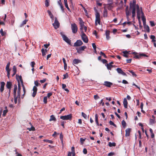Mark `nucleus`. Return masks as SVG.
Segmentation results:
<instances>
[{
    "label": "nucleus",
    "mask_w": 156,
    "mask_h": 156,
    "mask_svg": "<svg viewBox=\"0 0 156 156\" xmlns=\"http://www.w3.org/2000/svg\"><path fill=\"white\" fill-rule=\"evenodd\" d=\"M113 83L110 82L108 81H105L104 83V85L107 87H110L112 85Z\"/></svg>",
    "instance_id": "obj_18"
},
{
    "label": "nucleus",
    "mask_w": 156,
    "mask_h": 156,
    "mask_svg": "<svg viewBox=\"0 0 156 156\" xmlns=\"http://www.w3.org/2000/svg\"><path fill=\"white\" fill-rule=\"evenodd\" d=\"M129 71L132 74L133 76H134L135 77L137 76V75L132 70H129Z\"/></svg>",
    "instance_id": "obj_41"
},
{
    "label": "nucleus",
    "mask_w": 156,
    "mask_h": 156,
    "mask_svg": "<svg viewBox=\"0 0 156 156\" xmlns=\"http://www.w3.org/2000/svg\"><path fill=\"white\" fill-rule=\"evenodd\" d=\"M95 122L97 126L99 125V123L98 122V115L97 114H96L95 115Z\"/></svg>",
    "instance_id": "obj_34"
},
{
    "label": "nucleus",
    "mask_w": 156,
    "mask_h": 156,
    "mask_svg": "<svg viewBox=\"0 0 156 156\" xmlns=\"http://www.w3.org/2000/svg\"><path fill=\"white\" fill-rule=\"evenodd\" d=\"M139 21V23L140 26V27L141 28L142 27V26L141 25V21L140 20V17H139L138 18H137Z\"/></svg>",
    "instance_id": "obj_47"
},
{
    "label": "nucleus",
    "mask_w": 156,
    "mask_h": 156,
    "mask_svg": "<svg viewBox=\"0 0 156 156\" xmlns=\"http://www.w3.org/2000/svg\"><path fill=\"white\" fill-rule=\"evenodd\" d=\"M52 25L55 29H57L59 27V23L56 17L55 18L54 23Z\"/></svg>",
    "instance_id": "obj_8"
},
{
    "label": "nucleus",
    "mask_w": 156,
    "mask_h": 156,
    "mask_svg": "<svg viewBox=\"0 0 156 156\" xmlns=\"http://www.w3.org/2000/svg\"><path fill=\"white\" fill-rule=\"evenodd\" d=\"M56 119L55 117L53 115H52L50 116V118L49 119V121H56Z\"/></svg>",
    "instance_id": "obj_25"
},
{
    "label": "nucleus",
    "mask_w": 156,
    "mask_h": 156,
    "mask_svg": "<svg viewBox=\"0 0 156 156\" xmlns=\"http://www.w3.org/2000/svg\"><path fill=\"white\" fill-rule=\"evenodd\" d=\"M107 67L108 70H111V68L113 67V66L111 65H109L108 64H106L105 65Z\"/></svg>",
    "instance_id": "obj_33"
},
{
    "label": "nucleus",
    "mask_w": 156,
    "mask_h": 156,
    "mask_svg": "<svg viewBox=\"0 0 156 156\" xmlns=\"http://www.w3.org/2000/svg\"><path fill=\"white\" fill-rule=\"evenodd\" d=\"M43 141L44 142H46L50 144H52L53 143V141H52L49 140L44 139L43 140Z\"/></svg>",
    "instance_id": "obj_38"
},
{
    "label": "nucleus",
    "mask_w": 156,
    "mask_h": 156,
    "mask_svg": "<svg viewBox=\"0 0 156 156\" xmlns=\"http://www.w3.org/2000/svg\"><path fill=\"white\" fill-rule=\"evenodd\" d=\"M37 88L35 86H34L33 88V92L32 94V96L33 97H34L36 96L37 94Z\"/></svg>",
    "instance_id": "obj_14"
},
{
    "label": "nucleus",
    "mask_w": 156,
    "mask_h": 156,
    "mask_svg": "<svg viewBox=\"0 0 156 156\" xmlns=\"http://www.w3.org/2000/svg\"><path fill=\"white\" fill-rule=\"evenodd\" d=\"M52 92H51L47 94V98H49L50 97H51L52 95Z\"/></svg>",
    "instance_id": "obj_51"
},
{
    "label": "nucleus",
    "mask_w": 156,
    "mask_h": 156,
    "mask_svg": "<svg viewBox=\"0 0 156 156\" xmlns=\"http://www.w3.org/2000/svg\"><path fill=\"white\" fill-rule=\"evenodd\" d=\"M134 58H136L139 59L140 58V54L139 55H136L133 57Z\"/></svg>",
    "instance_id": "obj_59"
},
{
    "label": "nucleus",
    "mask_w": 156,
    "mask_h": 156,
    "mask_svg": "<svg viewBox=\"0 0 156 156\" xmlns=\"http://www.w3.org/2000/svg\"><path fill=\"white\" fill-rule=\"evenodd\" d=\"M110 32V31L108 30H106V31L105 34L106 36V38L107 40H109L110 38V37L109 36Z\"/></svg>",
    "instance_id": "obj_21"
},
{
    "label": "nucleus",
    "mask_w": 156,
    "mask_h": 156,
    "mask_svg": "<svg viewBox=\"0 0 156 156\" xmlns=\"http://www.w3.org/2000/svg\"><path fill=\"white\" fill-rule=\"evenodd\" d=\"M81 33L82 34L81 35V38L82 40L84 42L86 43H87L88 42V39L87 37L85 34L84 33L83 31H82V33Z\"/></svg>",
    "instance_id": "obj_6"
},
{
    "label": "nucleus",
    "mask_w": 156,
    "mask_h": 156,
    "mask_svg": "<svg viewBox=\"0 0 156 156\" xmlns=\"http://www.w3.org/2000/svg\"><path fill=\"white\" fill-rule=\"evenodd\" d=\"M14 103L15 104H16L17 103V100L18 98V96H16V95H14Z\"/></svg>",
    "instance_id": "obj_39"
},
{
    "label": "nucleus",
    "mask_w": 156,
    "mask_h": 156,
    "mask_svg": "<svg viewBox=\"0 0 156 156\" xmlns=\"http://www.w3.org/2000/svg\"><path fill=\"white\" fill-rule=\"evenodd\" d=\"M131 129L129 128L127 129L126 130V136H128L130 135V132Z\"/></svg>",
    "instance_id": "obj_20"
},
{
    "label": "nucleus",
    "mask_w": 156,
    "mask_h": 156,
    "mask_svg": "<svg viewBox=\"0 0 156 156\" xmlns=\"http://www.w3.org/2000/svg\"><path fill=\"white\" fill-rule=\"evenodd\" d=\"M63 136L62 134V133H61L60 134V139L61 141L62 142H63Z\"/></svg>",
    "instance_id": "obj_46"
},
{
    "label": "nucleus",
    "mask_w": 156,
    "mask_h": 156,
    "mask_svg": "<svg viewBox=\"0 0 156 156\" xmlns=\"http://www.w3.org/2000/svg\"><path fill=\"white\" fill-rule=\"evenodd\" d=\"M71 28L72 32L73 34H76L77 31L78 27L76 24L74 23L71 24Z\"/></svg>",
    "instance_id": "obj_4"
},
{
    "label": "nucleus",
    "mask_w": 156,
    "mask_h": 156,
    "mask_svg": "<svg viewBox=\"0 0 156 156\" xmlns=\"http://www.w3.org/2000/svg\"><path fill=\"white\" fill-rule=\"evenodd\" d=\"M86 139H83L82 138H80V141L82 144L83 142L85 141Z\"/></svg>",
    "instance_id": "obj_60"
},
{
    "label": "nucleus",
    "mask_w": 156,
    "mask_h": 156,
    "mask_svg": "<svg viewBox=\"0 0 156 156\" xmlns=\"http://www.w3.org/2000/svg\"><path fill=\"white\" fill-rule=\"evenodd\" d=\"M13 95H16L17 90V86L16 84L14 85Z\"/></svg>",
    "instance_id": "obj_23"
},
{
    "label": "nucleus",
    "mask_w": 156,
    "mask_h": 156,
    "mask_svg": "<svg viewBox=\"0 0 156 156\" xmlns=\"http://www.w3.org/2000/svg\"><path fill=\"white\" fill-rule=\"evenodd\" d=\"M60 34L63 38V40L69 45H71V40L69 39L65 35H64L63 32H61Z\"/></svg>",
    "instance_id": "obj_3"
},
{
    "label": "nucleus",
    "mask_w": 156,
    "mask_h": 156,
    "mask_svg": "<svg viewBox=\"0 0 156 156\" xmlns=\"http://www.w3.org/2000/svg\"><path fill=\"white\" fill-rule=\"evenodd\" d=\"M79 20L80 21V30L81 32L82 33V31H83V29L84 27V23L83 22V20H82V19L80 18L79 19Z\"/></svg>",
    "instance_id": "obj_10"
},
{
    "label": "nucleus",
    "mask_w": 156,
    "mask_h": 156,
    "mask_svg": "<svg viewBox=\"0 0 156 156\" xmlns=\"http://www.w3.org/2000/svg\"><path fill=\"white\" fill-rule=\"evenodd\" d=\"M83 43L81 40H77L76 42L74 43V46L78 47L82 45Z\"/></svg>",
    "instance_id": "obj_11"
},
{
    "label": "nucleus",
    "mask_w": 156,
    "mask_h": 156,
    "mask_svg": "<svg viewBox=\"0 0 156 156\" xmlns=\"http://www.w3.org/2000/svg\"><path fill=\"white\" fill-rule=\"evenodd\" d=\"M136 13L137 18L139 17L140 18V13L141 12L142 14H143V13L142 12V10H140V9L139 6L138 5L136 4Z\"/></svg>",
    "instance_id": "obj_7"
},
{
    "label": "nucleus",
    "mask_w": 156,
    "mask_h": 156,
    "mask_svg": "<svg viewBox=\"0 0 156 156\" xmlns=\"http://www.w3.org/2000/svg\"><path fill=\"white\" fill-rule=\"evenodd\" d=\"M108 145L110 147H112V146L115 147L116 145V144L115 143H111L109 142L108 143Z\"/></svg>",
    "instance_id": "obj_35"
},
{
    "label": "nucleus",
    "mask_w": 156,
    "mask_h": 156,
    "mask_svg": "<svg viewBox=\"0 0 156 156\" xmlns=\"http://www.w3.org/2000/svg\"><path fill=\"white\" fill-rule=\"evenodd\" d=\"M34 84L36 86H38L41 85V84L38 83V80H36L34 81Z\"/></svg>",
    "instance_id": "obj_44"
},
{
    "label": "nucleus",
    "mask_w": 156,
    "mask_h": 156,
    "mask_svg": "<svg viewBox=\"0 0 156 156\" xmlns=\"http://www.w3.org/2000/svg\"><path fill=\"white\" fill-rule=\"evenodd\" d=\"M62 88L63 89H64L65 91H67L68 93L69 92V90H68V89L65 88L66 87V85L65 84H62Z\"/></svg>",
    "instance_id": "obj_31"
},
{
    "label": "nucleus",
    "mask_w": 156,
    "mask_h": 156,
    "mask_svg": "<svg viewBox=\"0 0 156 156\" xmlns=\"http://www.w3.org/2000/svg\"><path fill=\"white\" fill-rule=\"evenodd\" d=\"M20 90L21 86L20 84H18V88L17 90V96L18 98H20Z\"/></svg>",
    "instance_id": "obj_17"
},
{
    "label": "nucleus",
    "mask_w": 156,
    "mask_h": 156,
    "mask_svg": "<svg viewBox=\"0 0 156 156\" xmlns=\"http://www.w3.org/2000/svg\"><path fill=\"white\" fill-rule=\"evenodd\" d=\"M96 13H95V25H97V22L98 23L100 24V13L98 12L97 10H96Z\"/></svg>",
    "instance_id": "obj_2"
},
{
    "label": "nucleus",
    "mask_w": 156,
    "mask_h": 156,
    "mask_svg": "<svg viewBox=\"0 0 156 156\" xmlns=\"http://www.w3.org/2000/svg\"><path fill=\"white\" fill-rule=\"evenodd\" d=\"M83 153L85 154H86L87 153V150L85 148H84L83 150Z\"/></svg>",
    "instance_id": "obj_61"
},
{
    "label": "nucleus",
    "mask_w": 156,
    "mask_h": 156,
    "mask_svg": "<svg viewBox=\"0 0 156 156\" xmlns=\"http://www.w3.org/2000/svg\"><path fill=\"white\" fill-rule=\"evenodd\" d=\"M122 53L123 54V56L126 57V58H128V52L126 51H122Z\"/></svg>",
    "instance_id": "obj_28"
},
{
    "label": "nucleus",
    "mask_w": 156,
    "mask_h": 156,
    "mask_svg": "<svg viewBox=\"0 0 156 156\" xmlns=\"http://www.w3.org/2000/svg\"><path fill=\"white\" fill-rule=\"evenodd\" d=\"M22 85V87H23V92H24V94H23V95H24L25 94V93L26 92V90H25V87L23 85V83H22L21 84Z\"/></svg>",
    "instance_id": "obj_50"
},
{
    "label": "nucleus",
    "mask_w": 156,
    "mask_h": 156,
    "mask_svg": "<svg viewBox=\"0 0 156 156\" xmlns=\"http://www.w3.org/2000/svg\"><path fill=\"white\" fill-rule=\"evenodd\" d=\"M154 120L152 119H150V123L151 124H153L154 123Z\"/></svg>",
    "instance_id": "obj_52"
},
{
    "label": "nucleus",
    "mask_w": 156,
    "mask_h": 156,
    "mask_svg": "<svg viewBox=\"0 0 156 156\" xmlns=\"http://www.w3.org/2000/svg\"><path fill=\"white\" fill-rule=\"evenodd\" d=\"M72 115L70 114L66 115L61 116L60 117V118L64 120H70L72 118Z\"/></svg>",
    "instance_id": "obj_5"
},
{
    "label": "nucleus",
    "mask_w": 156,
    "mask_h": 156,
    "mask_svg": "<svg viewBox=\"0 0 156 156\" xmlns=\"http://www.w3.org/2000/svg\"><path fill=\"white\" fill-rule=\"evenodd\" d=\"M116 70L119 73L121 74L124 76H127L125 72H123L121 68H117L116 69Z\"/></svg>",
    "instance_id": "obj_13"
},
{
    "label": "nucleus",
    "mask_w": 156,
    "mask_h": 156,
    "mask_svg": "<svg viewBox=\"0 0 156 156\" xmlns=\"http://www.w3.org/2000/svg\"><path fill=\"white\" fill-rule=\"evenodd\" d=\"M142 20L143 23V24H146V19L144 16H143L142 17Z\"/></svg>",
    "instance_id": "obj_45"
},
{
    "label": "nucleus",
    "mask_w": 156,
    "mask_h": 156,
    "mask_svg": "<svg viewBox=\"0 0 156 156\" xmlns=\"http://www.w3.org/2000/svg\"><path fill=\"white\" fill-rule=\"evenodd\" d=\"M63 76L64 77L63 78V79H64L67 78L69 76L68 73H66V74H64L63 75Z\"/></svg>",
    "instance_id": "obj_49"
},
{
    "label": "nucleus",
    "mask_w": 156,
    "mask_h": 156,
    "mask_svg": "<svg viewBox=\"0 0 156 156\" xmlns=\"http://www.w3.org/2000/svg\"><path fill=\"white\" fill-rule=\"evenodd\" d=\"M13 95H16L17 90V86L16 84L14 85Z\"/></svg>",
    "instance_id": "obj_24"
},
{
    "label": "nucleus",
    "mask_w": 156,
    "mask_h": 156,
    "mask_svg": "<svg viewBox=\"0 0 156 156\" xmlns=\"http://www.w3.org/2000/svg\"><path fill=\"white\" fill-rule=\"evenodd\" d=\"M1 86L0 88V91L1 92H2L4 89V86L5 83L4 82H1Z\"/></svg>",
    "instance_id": "obj_16"
},
{
    "label": "nucleus",
    "mask_w": 156,
    "mask_h": 156,
    "mask_svg": "<svg viewBox=\"0 0 156 156\" xmlns=\"http://www.w3.org/2000/svg\"><path fill=\"white\" fill-rule=\"evenodd\" d=\"M143 104L142 102V103H141V105H140V108H141V111L143 113H144L145 112L143 110Z\"/></svg>",
    "instance_id": "obj_43"
},
{
    "label": "nucleus",
    "mask_w": 156,
    "mask_h": 156,
    "mask_svg": "<svg viewBox=\"0 0 156 156\" xmlns=\"http://www.w3.org/2000/svg\"><path fill=\"white\" fill-rule=\"evenodd\" d=\"M49 0H45V5L46 7H48L49 5Z\"/></svg>",
    "instance_id": "obj_37"
},
{
    "label": "nucleus",
    "mask_w": 156,
    "mask_h": 156,
    "mask_svg": "<svg viewBox=\"0 0 156 156\" xmlns=\"http://www.w3.org/2000/svg\"><path fill=\"white\" fill-rule=\"evenodd\" d=\"M94 98L95 100H97L99 99L100 98L98 95H94Z\"/></svg>",
    "instance_id": "obj_62"
},
{
    "label": "nucleus",
    "mask_w": 156,
    "mask_h": 156,
    "mask_svg": "<svg viewBox=\"0 0 156 156\" xmlns=\"http://www.w3.org/2000/svg\"><path fill=\"white\" fill-rule=\"evenodd\" d=\"M47 97H44V98L43 99V102L44 104H47Z\"/></svg>",
    "instance_id": "obj_40"
},
{
    "label": "nucleus",
    "mask_w": 156,
    "mask_h": 156,
    "mask_svg": "<svg viewBox=\"0 0 156 156\" xmlns=\"http://www.w3.org/2000/svg\"><path fill=\"white\" fill-rule=\"evenodd\" d=\"M115 154V153H114L113 152H111L109 153H108V156H111L114 155Z\"/></svg>",
    "instance_id": "obj_58"
},
{
    "label": "nucleus",
    "mask_w": 156,
    "mask_h": 156,
    "mask_svg": "<svg viewBox=\"0 0 156 156\" xmlns=\"http://www.w3.org/2000/svg\"><path fill=\"white\" fill-rule=\"evenodd\" d=\"M8 110L7 109H5L4 110L3 112V113L2 114V116H5L6 114L8 112Z\"/></svg>",
    "instance_id": "obj_42"
},
{
    "label": "nucleus",
    "mask_w": 156,
    "mask_h": 156,
    "mask_svg": "<svg viewBox=\"0 0 156 156\" xmlns=\"http://www.w3.org/2000/svg\"><path fill=\"white\" fill-rule=\"evenodd\" d=\"M0 33H1V35L2 36H4L5 35V33H4L2 29H1L0 30Z\"/></svg>",
    "instance_id": "obj_56"
},
{
    "label": "nucleus",
    "mask_w": 156,
    "mask_h": 156,
    "mask_svg": "<svg viewBox=\"0 0 156 156\" xmlns=\"http://www.w3.org/2000/svg\"><path fill=\"white\" fill-rule=\"evenodd\" d=\"M123 104L124 105V107L125 108H127V104L128 102L127 101L126 99V98H124L123 101Z\"/></svg>",
    "instance_id": "obj_22"
},
{
    "label": "nucleus",
    "mask_w": 156,
    "mask_h": 156,
    "mask_svg": "<svg viewBox=\"0 0 156 156\" xmlns=\"http://www.w3.org/2000/svg\"><path fill=\"white\" fill-rule=\"evenodd\" d=\"M109 124L111 125H113L115 127H116V125L112 121H109Z\"/></svg>",
    "instance_id": "obj_53"
},
{
    "label": "nucleus",
    "mask_w": 156,
    "mask_h": 156,
    "mask_svg": "<svg viewBox=\"0 0 156 156\" xmlns=\"http://www.w3.org/2000/svg\"><path fill=\"white\" fill-rule=\"evenodd\" d=\"M16 79L18 81V84H20V81L21 83H23V81L22 80V76H21L18 75L17 74L16 75Z\"/></svg>",
    "instance_id": "obj_12"
},
{
    "label": "nucleus",
    "mask_w": 156,
    "mask_h": 156,
    "mask_svg": "<svg viewBox=\"0 0 156 156\" xmlns=\"http://www.w3.org/2000/svg\"><path fill=\"white\" fill-rule=\"evenodd\" d=\"M81 61L78 59H75L73 60V62L74 64H77L80 62Z\"/></svg>",
    "instance_id": "obj_32"
},
{
    "label": "nucleus",
    "mask_w": 156,
    "mask_h": 156,
    "mask_svg": "<svg viewBox=\"0 0 156 156\" xmlns=\"http://www.w3.org/2000/svg\"><path fill=\"white\" fill-rule=\"evenodd\" d=\"M144 28L146 30L147 32L149 33L150 32V29L149 26L146 25V24H144Z\"/></svg>",
    "instance_id": "obj_27"
},
{
    "label": "nucleus",
    "mask_w": 156,
    "mask_h": 156,
    "mask_svg": "<svg viewBox=\"0 0 156 156\" xmlns=\"http://www.w3.org/2000/svg\"><path fill=\"white\" fill-rule=\"evenodd\" d=\"M87 47L86 46H81L80 48H76V49L77 50V52L78 53L80 54L82 53V51L84 50Z\"/></svg>",
    "instance_id": "obj_9"
},
{
    "label": "nucleus",
    "mask_w": 156,
    "mask_h": 156,
    "mask_svg": "<svg viewBox=\"0 0 156 156\" xmlns=\"http://www.w3.org/2000/svg\"><path fill=\"white\" fill-rule=\"evenodd\" d=\"M129 9H132V14H136V0H133V2H130Z\"/></svg>",
    "instance_id": "obj_1"
},
{
    "label": "nucleus",
    "mask_w": 156,
    "mask_h": 156,
    "mask_svg": "<svg viewBox=\"0 0 156 156\" xmlns=\"http://www.w3.org/2000/svg\"><path fill=\"white\" fill-rule=\"evenodd\" d=\"M92 45L94 49H96V46L95 43H92Z\"/></svg>",
    "instance_id": "obj_64"
},
{
    "label": "nucleus",
    "mask_w": 156,
    "mask_h": 156,
    "mask_svg": "<svg viewBox=\"0 0 156 156\" xmlns=\"http://www.w3.org/2000/svg\"><path fill=\"white\" fill-rule=\"evenodd\" d=\"M46 79L45 78V79H44L43 80H40V82L41 83H44L46 81Z\"/></svg>",
    "instance_id": "obj_63"
},
{
    "label": "nucleus",
    "mask_w": 156,
    "mask_h": 156,
    "mask_svg": "<svg viewBox=\"0 0 156 156\" xmlns=\"http://www.w3.org/2000/svg\"><path fill=\"white\" fill-rule=\"evenodd\" d=\"M12 84L11 82L8 81L6 83V87L8 89H11Z\"/></svg>",
    "instance_id": "obj_19"
},
{
    "label": "nucleus",
    "mask_w": 156,
    "mask_h": 156,
    "mask_svg": "<svg viewBox=\"0 0 156 156\" xmlns=\"http://www.w3.org/2000/svg\"><path fill=\"white\" fill-rule=\"evenodd\" d=\"M106 9H108V10H110L112 8V3H109L107 5V6H106Z\"/></svg>",
    "instance_id": "obj_30"
},
{
    "label": "nucleus",
    "mask_w": 156,
    "mask_h": 156,
    "mask_svg": "<svg viewBox=\"0 0 156 156\" xmlns=\"http://www.w3.org/2000/svg\"><path fill=\"white\" fill-rule=\"evenodd\" d=\"M27 129H29V130L30 131L31 130L34 131L35 130V128L33 126H32L30 128H28Z\"/></svg>",
    "instance_id": "obj_55"
},
{
    "label": "nucleus",
    "mask_w": 156,
    "mask_h": 156,
    "mask_svg": "<svg viewBox=\"0 0 156 156\" xmlns=\"http://www.w3.org/2000/svg\"><path fill=\"white\" fill-rule=\"evenodd\" d=\"M13 72L16 73V68L15 66H13Z\"/></svg>",
    "instance_id": "obj_57"
},
{
    "label": "nucleus",
    "mask_w": 156,
    "mask_h": 156,
    "mask_svg": "<svg viewBox=\"0 0 156 156\" xmlns=\"http://www.w3.org/2000/svg\"><path fill=\"white\" fill-rule=\"evenodd\" d=\"M10 64V62H9L7 63V65L6 67V71H10L11 70L9 69V67Z\"/></svg>",
    "instance_id": "obj_29"
},
{
    "label": "nucleus",
    "mask_w": 156,
    "mask_h": 156,
    "mask_svg": "<svg viewBox=\"0 0 156 156\" xmlns=\"http://www.w3.org/2000/svg\"><path fill=\"white\" fill-rule=\"evenodd\" d=\"M41 52L42 53V55L43 56L45 55H46V54H45L46 52H45L44 51V48H42L41 50Z\"/></svg>",
    "instance_id": "obj_48"
},
{
    "label": "nucleus",
    "mask_w": 156,
    "mask_h": 156,
    "mask_svg": "<svg viewBox=\"0 0 156 156\" xmlns=\"http://www.w3.org/2000/svg\"><path fill=\"white\" fill-rule=\"evenodd\" d=\"M104 10L103 13V16L104 17H108V11L106 6L104 7Z\"/></svg>",
    "instance_id": "obj_15"
},
{
    "label": "nucleus",
    "mask_w": 156,
    "mask_h": 156,
    "mask_svg": "<svg viewBox=\"0 0 156 156\" xmlns=\"http://www.w3.org/2000/svg\"><path fill=\"white\" fill-rule=\"evenodd\" d=\"M82 116L85 118L86 119L87 117V115L83 112L81 113Z\"/></svg>",
    "instance_id": "obj_54"
},
{
    "label": "nucleus",
    "mask_w": 156,
    "mask_h": 156,
    "mask_svg": "<svg viewBox=\"0 0 156 156\" xmlns=\"http://www.w3.org/2000/svg\"><path fill=\"white\" fill-rule=\"evenodd\" d=\"M47 12H48V13L49 16H50V17L51 18V19L52 20H54V16H53V14L49 10H48L47 11Z\"/></svg>",
    "instance_id": "obj_26"
},
{
    "label": "nucleus",
    "mask_w": 156,
    "mask_h": 156,
    "mask_svg": "<svg viewBox=\"0 0 156 156\" xmlns=\"http://www.w3.org/2000/svg\"><path fill=\"white\" fill-rule=\"evenodd\" d=\"M122 124L123 127L125 128L126 125V122L124 120H123L122 122Z\"/></svg>",
    "instance_id": "obj_36"
}]
</instances>
